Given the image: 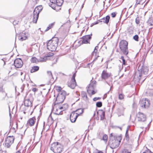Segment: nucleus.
Masks as SVG:
<instances>
[{"mask_svg":"<svg viewBox=\"0 0 153 153\" xmlns=\"http://www.w3.org/2000/svg\"><path fill=\"white\" fill-rule=\"evenodd\" d=\"M100 117V120H104L105 118V115L104 116H102Z\"/></svg>","mask_w":153,"mask_h":153,"instance_id":"6e6d98bb","label":"nucleus"},{"mask_svg":"<svg viewBox=\"0 0 153 153\" xmlns=\"http://www.w3.org/2000/svg\"><path fill=\"white\" fill-rule=\"evenodd\" d=\"M111 75L110 72H107L106 71H103L101 74V78L102 79H106L108 78Z\"/></svg>","mask_w":153,"mask_h":153,"instance_id":"f8f14e48","label":"nucleus"},{"mask_svg":"<svg viewBox=\"0 0 153 153\" xmlns=\"http://www.w3.org/2000/svg\"><path fill=\"white\" fill-rule=\"evenodd\" d=\"M47 74L48 75L50 78H53L52 74L51 71H48L47 72Z\"/></svg>","mask_w":153,"mask_h":153,"instance_id":"ea45409f","label":"nucleus"},{"mask_svg":"<svg viewBox=\"0 0 153 153\" xmlns=\"http://www.w3.org/2000/svg\"><path fill=\"white\" fill-rule=\"evenodd\" d=\"M113 134H112V133H111V134H110V137H111V138L110 139H111V137H114L115 138V139H116V137H117V136H114L113 135Z\"/></svg>","mask_w":153,"mask_h":153,"instance_id":"052dcab7","label":"nucleus"},{"mask_svg":"<svg viewBox=\"0 0 153 153\" xmlns=\"http://www.w3.org/2000/svg\"><path fill=\"white\" fill-rule=\"evenodd\" d=\"M151 51L152 52H153V48L151 49Z\"/></svg>","mask_w":153,"mask_h":153,"instance_id":"774afa93","label":"nucleus"},{"mask_svg":"<svg viewBox=\"0 0 153 153\" xmlns=\"http://www.w3.org/2000/svg\"><path fill=\"white\" fill-rule=\"evenodd\" d=\"M122 138L121 135L116 137L115 139L114 137H112L109 142L110 147L112 149L118 147L120 143Z\"/></svg>","mask_w":153,"mask_h":153,"instance_id":"f03ea898","label":"nucleus"},{"mask_svg":"<svg viewBox=\"0 0 153 153\" xmlns=\"http://www.w3.org/2000/svg\"><path fill=\"white\" fill-rule=\"evenodd\" d=\"M94 153H103V152L101 151H98L97 152H96Z\"/></svg>","mask_w":153,"mask_h":153,"instance_id":"e2e57ef3","label":"nucleus"},{"mask_svg":"<svg viewBox=\"0 0 153 153\" xmlns=\"http://www.w3.org/2000/svg\"><path fill=\"white\" fill-rule=\"evenodd\" d=\"M77 112L76 113L78 116L82 114L83 112V109L82 108L78 109L76 111Z\"/></svg>","mask_w":153,"mask_h":153,"instance_id":"412c9836","label":"nucleus"},{"mask_svg":"<svg viewBox=\"0 0 153 153\" xmlns=\"http://www.w3.org/2000/svg\"><path fill=\"white\" fill-rule=\"evenodd\" d=\"M59 104H56V108H58V110L63 111L65 110V107H63L62 105H59Z\"/></svg>","mask_w":153,"mask_h":153,"instance_id":"6ab92c4d","label":"nucleus"},{"mask_svg":"<svg viewBox=\"0 0 153 153\" xmlns=\"http://www.w3.org/2000/svg\"><path fill=\"white\" fill-rule=\"evenodd\" d=\"M97 50H95V49H94V51L92 53V54H93V55H94V53H95V55H96V53H97Z\"/></svg>","mask_w":153,"mask_h":153,"instance_id":"3c124183","label":"nucleus"},{"mask_svg":"<svg viewBox=\"0 0 153 153\" xmlns=\"http://www.w3.org/2000/svg\"><path fill=\"white\" fill-rule=\"evenodd\" d=\"M66 95V92L65 91L59 92L56 98V104H60L62 103L65 99Z\"/></svg>","mask_w":153,"mask_h":153,"instance_id":"0eeeda50","label":"nucleus"},{"mask_svg":"<svg viewBox=\"0 0 153 153\" xmlns=\"http://www.w3.org/2000/svg\"><path fill=\"white\" fill-rule=\"evenodd\" d=\"M147 22L150 25H153V17H151L149 18Z\"/></svg>","mask_w":153,"mask_h":153,"instance_id":"5701e85b","label":"nucleus"},{"mask_svg":"<svg viewBox=\"0 0 153 153\" xmlns=\"http://www.w3.org/2000/svg\"><path fill=\"white\" fill-rule=\"evenodd\" d=\"M32 91L33 92H36L37 91V89L36 88H33L32 89Z\"/></svg>","mask_w":153,"mask_h":153,"instance_id":"680f3d73","label":"nucleus"},{"mask_svg":"<svg viewBox=\"0 0 153 153\" xmlns=\"http://www.w3.org/2000/svg\"><path fill=\"white\" fill-rule=\"evenodd\" d=\"M139 1H140V4H143L145 1V0H139Z\"/></svg>","mask_w":153,"mask_h":153,"instance_id":"13d9d810","label":"nucleus"},{"mask_svg":"<svg viewBox=\"0 0 153 153\" xmlns=\"http://www.w3.org/2000/svg\"><path fill=\"white\" fill-rule=\"evenodd\" d=\"M137 116L138 120L139 121L144 122L146 120V117L145 114L141 112H139L137 114Z\"/></svg>","mask_w":153,"mask_h":153,"instance_id":"9b49d317","label":"nucleus"},{"mask_svg":"<svg viewBox=\"0 0 153 153\" xmlns=\"http://www.w3.org/2000/svg\"><path fill=\"white\" fill-rule=\"evenodd\" d=\"M121 153H131V152L129 151L127 149H123L122 150Z\"/></svg>","mask_w":153,"mask_h":153,"instance_id":"72a5a7b5","label":"nucleus"},{"mask_svg":"<svg viewBox=\"0 0 153 153\" xmlns=\"http://www.w3.org/2000/svg\"><path fill=\"white\" fill-rule=\"evenodd\" d=\"M62 105V106L63 107H65V110L67 109V108H68V105L67 104H63Z\"/></svg>","mask_w":153,"mask_h":153,"instance_id":"de8ad7c7","label":"nucleus"},{"mask_svg":"<svg viewBox=\"0 0 153 153\" xmlns=\"http://www.w3.org/2000/svg\"><path fill=\"white\" fill-rule=\"evenodd\" d=\"M97 114L99 115L100 116L105 115V112L102 110H99L97 112Z\"/></svg>","mask_w":153,"mask_h":153,"instance_id":"393cba45","label":"nucleus"},{"mask_svg":"<svg viewBox=\"0 0 153 153\" xmlns=\"http://www.w3.org/2000/svg\"><path fill=\"white\" fill-rule=\"evenodd\" d=\"M47 59V57L46 56L44 57H40L39 59V60L41 62H45L46 61Z\"/></svg>","mask_w":153,"mask_h":153,"instance_id":"c85d7f7f","label":"nucleus"},{"mask_svg":"<svg viewBox=\"0 0 153 153\" xmlns=\"http://www.w3.org/2000/svg\"><path fill=\"white\" fill-rule=\"evenodd\" d=\"M117 13H116V12H113V13H111V17L113 18H114L115 17L116 15V14H117Z\"/></svg>","mask_w":153,"mask_h":153,"instance_id":"c03bdc74","label":"nucleus"},{"mask_svg":"<svg viewBox=\"0 0 153 153\" xmlns=\"http://www.w3.org/2000/svg\"><path fill=\"white\" fill-rule=\"evenodd\" d=\"M50 149L54 153H60L63 149L62 146L58 142L52 144Z\"/></svg>","mask_w":153,"mask_h":153,"instance_id":"39448f33","label":"nucleus"},{"mask_svg":"<svg viewBox=\"0 0 153 153\" xmlns=\"http://www.w3.org/2000/svg\"><path fill=\"white\" fill-rule=\"evenodd\" d=\"M133 39L136 41H138L139 37L137 35H136L133 36Z\"/></svg>","mask_w":153,"mask_h":153,"instance_id":"4c0bfd02","label":"nucleus"},{"mask_svg":"<svg viewBox=\"0 0 153 153\" xmlns=\"http://www.w3.org/2000/svg\"><path fill=\"white\" fill-rule=\"evenodd\" d=\"M99 57V56H97V57H96V58L94 59V61H95V60H96V59H97V58H98V57Z\"/></svg>","mask_w":153,"mask_h":153,"instance_id":"338daca9","label":"nucleus"},{"mask_svg":"<svg viewBox=\"0 0 153 153\" xmlns=\"http://www.w3.org/2000/svg\"><path fill=\"white\" fill-rule=\"evenodd\" d=\"M28 33L26 32H25L24 31H23L22 33H21L20 34V36H22L23 37H24V36H26L27 37Z\"/></svg>","mask_w":153,"mask_h":153,"instance_id":"7c9ffc66","label":"nucleus"},{"mask_svg":"<svg viewBox=\"0 0 153 153\" xmlns=\"http://www.w3.org/2000/svg\"><path fill=\"white\" fill-rule=\"evenodd\" d=\"M108 139V136L106 134L104 135L102 138V140L104 141H106Z\"/></svg>","mask_w":153,"mask_h":153,"instance_id":"e433bc0d","label":"nucleus"},{"mask_svg":"<svg viewBox=\"0 0 153 153\" xmlns=\"http://www.w3.org/2000/svg\"><path fill=\"white\" fill-rule=\"evenodd\" d=\"M143 153H153L151 152L150 150L149 149L146 150L145 152H144Z\"/></svg>","mask_w":153,"mask_h":153,"instance_id":"49530a36","label":"nucleus"},{"mask_svg":"<svg viewBox=\"0 0 153 153\" xmlns=\"http://www.w3.org/2000/svg\"><path fill=\"white\" fill-rule=\"evenodd\" d=\"M53 53H48L46 55V56H47V58L49 57L50 56H53Z\"/></svg>","mask_w":153,"mask_h":153,"instance_id":"a18cd8bd","label":"nucleus"},{"mask_svg":"<svg viewBox=\"0 0 153 153\" xmlns=\"http://www.w3.org/2000/svg\"><path fill=\"white\" fill-rule=\"evenodd\" d=\"M81 96L82 97L85 99H87V96L86 93L85 91H82L81 93Z\"/></svg>","mask_w":153,"mask_h":153,"instance_id":"a878e982","label":"nucleus"},{"mask_svg":"<svg viewBox=\"0 0 153 153\" xmlns=\"http://www.w3.org/2000/svg\"><path fill=\"white\" fill-rule=\"evenodd\" d=\"M146 94L147 96H151L153 94V91L152 89L148 90L146 92Z\"/></svg>","mask_w":153,"mask_h":153,"instance_id":"4be33fe9","label":"nucleus"},{"mask_svg":"<svg viewBox=\"0 0 153 153\" xmlns=\"http://www.w3.org/2000/svg\"><path fill=\"white\" fill-rule=\"evenodd\" d=\"M76 76V73H74L72 76V79H73V80H75V77Z\"/></svg>","mask_w":153,"mask_h":153,"instance_id":"603ef678","label":"nucleus"},{"mask_svg":"<svg viewBox=\"0 0 153 153\" xmlns=\"http://www.w3.org/2000/svg\"><path fill=\"white\" fill-rule=\"evenodd\" d=\"M128 129H127L126 131V134H125L126 139V140L127 141H128L129 140V137L128 134Z\"/></svg>","mask_w":153,"mask_h":153,"instance_id":"2f4dec72","label":"nucleus"},{"mask_svg":"<svg viewBox=\"0 0 153 153\" xmlns=\"http://www.w3.org/2000/svg\"><path fill=\"white\" fill-rule=\"evenodd\" d=\"M135 22L137 24H138L140 23V21L139 19H136Z\"/></svg>","mask_w":153,"mask_h":153,"instance_id":"864d4df0","label":"nucleus"},{"mask_svg":"<svg viewBox=\"0 0 153 153\" xmlns=\"http://www.w3.org/2000/svg\"><path fill=\"white\" fill-rule=\"evenodd\" d=\"M124 97L123 95L122 94H119V98L120 100H122L123 99Z\"/></svg>","mask_w":153,"mask_h":153,"instance_id":"37998d69","label":"nucleus"},{"mask_svg":"<svg viewBox=\"0 0 153 153\" xmlns=\"http://www.w3.org/2000/svg\"><path fill=\"white\" fill-rule=\"evenodd\" d=\"M138 4H140V1H139V0H137V1L136 4L135 5H136Z\"/></svg>","mask_w":153,"mask_h":153,"instance_id":"bf43d9fd","label":"nucleus"},{"mask_svg":"<svg viewBox=\"0 0 153 153\" xmlns=\"http://www.w3.org/2000/svg\"><path fill=\"white\" fill-rule=\"evenodd\" d=\"M139 104L141 107L144 108H147L150 104V101L147 99L143 98L140 100Z\"/></svg>","mask_w":153,"mask_h":153,"instance_id":"6e6552de","label":"nucleus"},{"mask_svg":"<svg viewBox=\"0 0 153 153\" xmlns=\"http://www.w3.org/2000/svg\"><path fill=\"white\" fill-rule=\"evenodd\" d=\"M58 42V38L56 37H53L48 41L47 44V49L52 51H54L57 46Z\"/></svg>","mask_w":153,"mask_h":153,"instance_id":"7ed1b4c3","label":"nucleus"},{"mask_svg":"<svg viewBox=\"0 0 153 153\" xmlns=\"http://www.w3.org/2000/svg\"><path fill=\"white\" fill-rule=\"evenodd\" d=\"M148 69L146 67L144 66L143 65H140L138 67V71L135 73L134 78H137V81L139 82L142 79V82L146 79V76L148 72Z\"/></svg>","mask_w":153,"mask_h":153,"instance_id":"f257e3e1","label":"nucleus"},{"mask_svg":"<svg viewBox=\"0 0 153 153\" xmlns=\"http://www.w3.org/2000/svg\"><path fill=\"white\" fill-rule=\"evenodd\" d=\"M128 43L125 40H122L119 44V46L120 49L123 53L127 55L128 53Z\"/></svg>","mask_w":153,"mask_h":153,"instance_id":"20e7f679","label":"nucleus"},{"mask_svg":"<svg viewBox=\"0 0 153 153\" xmlns=\"http://www.w3.org/2000/svg\"><path fill=\"white\" fill-rule=\"evenodd\" d=\"M37 61V59L35 57H33L31 59V62L33 63H36Z\"/></svg>","mask_w":153,"mask_h":153,"instance_id":"473e14b6","label":"nucleus"},{"mask_svg":"<svg viewBox=\"0 0 153 153\" xmlns=\"http://www.w3.org/2000/svg\"><path fill=\"white\" fill-rule=\"evenodd\" d=\"M42 6H39L36 7L33 12V22L36 23L38 20L39 13L42 10Z\"/></svg>","mask_w":153,"mask_h":153,"instance_id":"423d86ee","label":"nucleus"},{"mask_svg":"<svg viewBox=\"0 0 153 153\" xmlns=\"http://www.w3.org/2000/svg\"><path fill=\"white\" fill-rule=\"evenodd\" d=\"M120 59H121L122 61L123 64L124 65H126V62L125 59H124V57L123 56H121Z\"/></svg>","mask_w":153,"mask_h":153,"instance_id":"c9c22d12","label":"nucleus"},{"mask_svg":"<svg viewBox=\"0 0 153 153\" xmlns=\"http://www.w3.org/2000/svg\"><path fill=\"white\" fill-rule=\"evenodd\" d=\"M14 137L13 136H9L7 138L5 143V146L9 148L13 143Z\"/></svg>","mask_w":153,"mask_h":153,"instance_id":"1a4fd4ad","label":"nucleus"},{"mask_svg":"<svg viewBox=\"0 0 153 153\" xmlns=\"http://www.w3.org/2000/svg\"><path fill=\"white\" fill-rule=\"evenodd\" d=\"M93 89H92V90H91L90 91H89V94H90V91H91L92 95H93L95 94L96 93V92L94 91Z\"/></svg>","mask_w":153,"mask_h":153,"instance_id":"8fccbe9b","label":"nucleus"},{"mask_svg":"<svg viewBox=\"0 0 153 153\" xmlns=\"http://www.w3.org/2000/svg\"><path fill=\"white\" fill-rule=\"evenodd\" d=\"M63 2V0H56V3L57 6L60 7Z\"/></svg>","mask_w":153,"mask_h":153,"instance_id":"b1692460","label":"nucleus"},{"mask_svg":"<svg viewBox=\"0 0 153 153\" xmlns=\"http://www.w3.org/2000/svg\"><path fill=\"white\" fill-rule=\"evenodd\" d=\"M109 19L110 16H107L105 18H103L99 20L98 21L100 22H103L107 24L109 22Z\"/></svg>","mask_w":153,"mask_h":153,"instance_id":"dca6fc26","label":"nucleus"},{"mask_svg":"<svg viewBox=\"0 0 153 153\" xmlns=\"http://www.w3.org/2000/svg\"><path fill=\"white\" fill-rule=\"evenodd\" d=\"M54 23H53L50 24L48 26L47 28L45 30V31H46L51 29L54 25Z\"/></svg>","mask_w":153,"mask_h":153,"instance_id":"c756f323","label":"nucleus"},{"mask_svg":"<svg viewBox=\"0 0 153 153\" xmlns=\"http://www.w3.org/2000/svg\"><path fill=\"white\" fill-rule=\"evenodd\" d=\"M3 87V86L2 85H0V92H3L4 91Z\"/></svg>","mask_w":153,"mask_h":153,"instance_id":"79ce46f5","label":"nucleus"},{"mask_svg":"<svg viewBox=\"0 0 153 153\" xmlns=\"http://www.w3.org/2000/svg\"><path fill=\"white\" fill-rule=\"evenodd\" d=\"M39 69V67L38 66H34L32 67L30 70L31 73H33L38 71Z\"/></svg>","mask_w":153,"mask_h":153,"instance_id":"aec40b11","label":"nucleus"},{"mask_svg":"<svg viewBox=\"0 0 153 153\" xmlns=\"http://www.w3.org/2000/svg\"><path fill=\"white\" fill-rule=\"evenodd\" d=\"M36 119L35 117L30 119L27 121V124H29L30 126H33L34 123Z\"/></svg>","mask_w":153,"mask_h":153,"instance_id":"f3484780","label":"nucleus"},{"mask_svg":"<svg viewBox=\"0 0 153 153\" xmlns=\"http://www.w3.org/2000/svg\"><path fill=\"white\" fill-rule=\"evenodd\" d=\"M101 99V98L100 97H94L93 98V100L94 101H95L97 100H99Z\"/></svg>","mask_w":153,"mask_h":153,"instance_id":"09e8293b","label":"nucleus"},{"mask_svg":"<svg viewBox=\"0 0 153 153\" xmlns=\"http://www.w3.org/2000/svg\"><path fill=\"white\" fill-rule=\"evenodd\" d=\"M24 105L27 107L31 106L32 102L29 99L25 100L24 101Z\"/></svg>","mask_w":153,"mask_h":153,"instance_id":"a211bd4d","label":"nucleus"},{"mask_svg":"<svg viewBox=\"0 0 153 153\" xmlns=\"http://www.w3.org/2000/svg\"><path fill=\"white\" fill-rule=\"evenodd\" d=\"M83 40L82 41V44H86L87 43H89L88 42V40L85 39H82Z\"/></svg>","mask_w":153,"mask_h":153,"instance_id":"a19ab883","label":"nucleus"},{"mask_svg":"<svg viewBox=\"0 0 153 153\" xmlns=\"http://www.w3.org/2000/svg\"><path fill=\"white\" fill-rule=\"evenodd\" d=\"M14 64L15 67L17 68H20L22 67L23 62L21 59L17 58L14 60Z\"/></svg>","mask_w":153,"mask_h":153,"instance_id":"9d476101","label":"nucleus"},{"mask_svg":"<svg viewBox=\"0 0 153 153\" xmlns=\"http://www.w3.org/2000/svg\"><path fill=\"white\" fill-rule=\"evenodd\" d=\"M96 105L98 107H100L102 105V103L101 102H98L96 103Z\"/></svg>","mask_w":153,"mask_h":153,"instance_id":"f704fd0d","label":"nucleus"},{"mask_svg":"<svg viewBox=\"0 0 153 153\" xmlns=\"http://www.w3.org/2000/svg\"><path fill=\"white\" fill-rule=\"evenodd\" d=\"M50 1L52 3H55L56 0H50Z\"/></svg>","mask_w":153,"mask_h":153,"instance_id":"4d7b16f0","label":"nucleus"},{"mask_svg":"<svg viewBox=\"0 0 153 153\" xmlns=\"http://www.w3.org/2000/svg\"><path fill=\"white\" fill-rule=\"evenodd\" d=\"M96 82V81H93L89 84L88 88L87 89V91L88 93H89V91L92 89H94V87L95 86Z\"/></svg>","mask_w":153,"mask_h":153,"instance_id":"2eb2a0df","label":"nucleus"},{"mask_svg":"<svg viewBox=\"0 0 153 153\" xmlns=\"http://www.w3.org/2000/svg\"><path fill=\"white\" fill-rule=\"evenodd\" d=\"M99 23H100V22H99L98 20L94 24L96 25L98 24Z\"/></svg>","mask_w":153,"mask_h":153,"instance_id":"0e129e2a","label":"nucleus"},{"mask_svg":"<svg viewBox=\"0 0 153 153\" xmlns=\"http://www.w3.org/2000/svg\"><path fill=\"white\" fill-rule=\"evenodd\" d=\"M98 46H96L95 48H94V49L96 50H97V49H98Z\"/></svg>","mask_w":153,"mask_h":153,"instance_id":"69168bd1","label":"nucleus"},{"mask_svg":"<svg viewBox=\"0 0 153 153\" xmlns=\"http://www.w3.org/2000/svg\"><path fill=\"white\" fill-rule=\"evenodd\" d=\"M55 113L56 114L58 115H62L63 114L62 111L58 110L57 108H56Z\"/></svg>","mask_w":153,"mask_h":153,"instance_id":"cd10ccee","label":"nucleus"},{"mask_svg":"<svg viewBox=\"0 0 153 153\" xmlns=\"http://www.w3.org/2000/svg\"><path fill=\"white\" fill-rule=\"evenodd\" d=\"M20 36L21 37L20 38H19V40L22 41L25 40L27 39V37L26 36H24V37H23L22 36Z\"/></svg>","mask_w":153,"mask_h":153,"instance_id":"58836bf2","label":"nucleus"},{"mask_svg":"<svg viewBox=\"0 0 153 153\" xmlns=\"http://www.w3.org/2000/svg\"><path fill=\"white\" fill-rule=\"evenodd\" d=\"M91 35H85L84 36H83L82 38V39H84L85 40L86 39L88 41V40H89L91 39Z\"/></svg>","mask_w":153,"mask_h":153,"instance_id":"bb28decb","label":"nucleus"},{"mask_svg":"<svg viewBox=\"0 0 153 153\" xmlns=\"http://www.w3.org/2000/svg\"><path fill=\"white\" fill-rule=\"evenodd\" d=\"M61 90H62V88L60 87H58V89H57V90L58 91H59V92H62L63 91H61Z\"/></svg>","mask_w":153,"mask_h":153,"instance_id":"5fc2aeb1","label":"nucleus"},{"mask_svg":"<svg viewBox=\"0 0 153 153\" xmlns=\"http://www.w3.org/2000/svg\"><path fill=\"white\" fill-rule=\"evenodd\" d=\"M76 85V83L75 80H73V79H71L70 81L68 82V86L72 89H74L75 88Z\"/></svg>","mask_w":153,"mask_h":153,"instance_id":"ddd939ff","label":"nucleus"},{"mask_svg":"<svg viewBox=\"0 0 153 153\" xmlns=\"http://www.w3.org/2000/svg\"><path fill=\"white\" fill-rule=\"evenodd\" d=\"M78 116L75 112H72L70 116V120L72 123L75 122Z\"/></svg>","mask_w":153,"mask_h":153,"instance_id":"4468645a","label":"nucleus"}]
</instances>
